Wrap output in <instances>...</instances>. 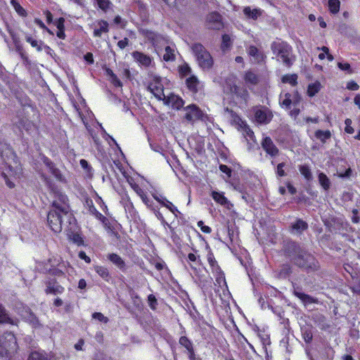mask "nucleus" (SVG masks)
Returning a JSON list of instances; mask_svg holds the SVG:
<instances>
[{"label":"nucleus","instance_id":"nucleus-24","mask_svg":"<svg viewBox=\"0 0 360 360\" xmlns=\"http://www.w3.org/2000/svg\"><path fill=\"white\" fill-rule=\"evenodd\" d=\"M98 27L95 29L94 31V36L100 37L103 33H107L108 32V23L105 20H100L98 22Z\"/></svg>","mask_w":360,"mask_h":360},{"label":"nucleus","instance_id":"nucleus-2","mask_svg":"<svg viewBox=\"0 0 360 360\" xmlns=\"http://www.w3.org/2000/svg\"><path fill=\"white\" fill-rule=\"evenodd\" d=\"M8 153L9 156L4 160V166L1 167V169L6 185L9 188H13L15 184L11 179L19 178L22 173V167L15 155L11 150L8 151Z\"/></svg>","mask_w":360,"mask_h":360},{"label":"nucleus","instance_id":"nucleus-7","mask_svg":"<svg viewBox=\"0 0 360 360\" xmlns=\"http://www.w3.org/2000/svg\"><path fill=\"white\" fill-rule=\"evenodd\" d=\"M146 37L152 41L155 46V51L158 54H161L163 48L165 49V46L168 45L167 40L157 33L153 32H147Z\"/></svg>","mask_w":360,"mask_h":360},{"label":"nucleus","instance_id":"nucleus-21","mask_svg":"<svg viewBox=\"0 0 360 360\" xmlns=\"http://www.w3.org/2000/svg\"><path fill=\"white\" fill-rule=\"evenodd\" d=\"M243 13L246 18L257 20L262 15V11L259 8L247 6L243 8Z\"/></svg>","mask_w":360,"mask_h":360},{"label":"nucleus","instance_id":"nucleus-37","mask_svg":"<svg viewBox=\"0 0 360 360\" xmlns=\"http://www.w3.org/2000/svg\"><path fill=\"white\" fill-rule=\"evenodd\" d=\"M340 1L339 0H328V7L330 11L335 14L340 10Z\"/></svg>","mask_w":360,"mask_h":360},{"label":"nucleus","instance_id":"nucleus-10","mask_svg":"<svg viewBox=\"0 0 360 360\" xmlns=\"http://www.w3.org/2000/svg\"><path fill=\"white\" fill-rule=\"evenodd\" d=\"M161 101L164 104L175 110L181 109L184 105V101L179 96L174 94L165 95Z\"/></svg>","mask_w":360,"mask_h":360},{"label":"nucleus","instance_id":"nucleus-25","mask_svg":"<svg viewBox=\"0 0 360 360\" xmlns=\"http://www.w3.org/2000/svg\"><path fill=\"white\" fill-rule=\"evenodd\" d=\"M307 228V224L303 220H297L294 224H292L291 231L293 233H300L304 231Z\"/></svg>","mask_w":360,"mask_h":360},{"label":"nucleus","instance_id":"nucleus-36","mask_svg":"<svg viewBox=\"0 0 360 360\" xmlns=\"http://www.w3.org/2000/svg\"><path fill=\"white\" fill-rule=\"evenodd\" d=\"M297 75L295 74L285 75L282 77L283 83H288L292 86H295L297 84Z\"/></svg>","mask_w":360,"mask_h":360},{"label":"nucleus","instance_id":"nucleus-26","mask_svg":"<svg viewBox=\"0 0 360 360\" xmlns=\"http://www.w3.org/2000/svg\"><path fill=\"white\" fill-rule=\"evenodd\" d=\"M233 44V39L229 34H224L222 36V41L221 49L224 52L229 51Z\"/></svg>","mask_w":360,"mask_h":360},{"label":"nucleus","instance_id":"nucleus-40","mask_svg":"<svg viewBox=\"0 0 360 360\" xmlns=\"http://www.w3.org/2000/svg\"><path fill=\"white\" fill-rule=\"evenodd\" d=\"M127 182L129 183V184L130 185V186L131 187V188L136 192V193L139 195L140 194L142 193V192H143V189H141L139 186L135 183V181H134V179L132 178H128L127 179Z\"/></svg>","mask_w":360,"mask_h":360},{"label":"nucleus","instance_id":"nucleus-13","mask_svg":"<svg viewBox=\"0 0 360 360\" xmlns=\"http://www.w3.org/2000/svg\"><path fill=\"white\" fill-rule=\"evenodd\" d=\"M247 53L250 57L251 62L254 63H261L266 58L264 53L255 46H250L248 49Z\"/></svg>","mask_w":360,"mask_h":360},{"label":"nucleus","instance_id":"nucleus-17","mask_svg":"<svg viewBox=\"0 0 360 360\" xmlns=\"http://www.w3.org/2000/svg\"><path fill=\"white\" fill-rule=\"evenodd\" d=\"M262 146L264 150L270 155L276 156L278 154V149L269 137L264 139Z\"/></svg>","mask_w":360,"mask_h":360},{"label":"nucleus","instance_id":"nucleus-16","mask_svg":"<svg viewBox=\"0 0 360 360\" xmlns=\"http://www.w3.org/2000/svg\"><path fill=\"white\" fill-rule=\"evenodd\" d=\"M255 117L257 122L266 124L270 122L272 115L266 109H258L255 111Z\"/></svg>","mask_w":360,"mask_h":360},{"label":"nucleus","instance_id":"nucleus-30","mask_svg":"<svg viewBox=\"0 0 360 360\" xmlns=\"http://www.w3.org/2000/svg\"><path fill=\"white\" fill-rule=\"evenodd\" d=\"M208 262L210 264V266L212 268V271L216 272L219 275V278H217V281L222 280L224 281V277L222 276L221 271L217 265V261L214 259V258L212 257H208Z\"/></svg>","mask_w":360,"mask_h":360},{"label":"nucleus","instance_id":"nucleus-39","mask_svg":"<svg viewBox=\"0 0 360 360\" xmlns=\"http://www.w3.org/2000/svg\"><path fill=\"white\" fill-rule=\"evenodd\" d=\"M0 323H9L13 324V321L10 319L1 306H0Z\"/></svg>","mask_w":360,"mask_h":360},{"label":"nucleus","instance_id":"nucleus-63","mask_svg":"<svg viewBox=\"0 0 360 360\" xmlns=\"http://www.w3.org/2000/svg\"><path fill=\"white\" fill-rule=\"evenodd\" d=\"M128 43H129L128 39L127 38H124V39H122V40H120V41H119L117 42V46L120 49H124L128 45Z\"/></svg>","mask_w":360,"mask_h":360},{"label":"nucleus","instance_id":"nucleus-59","mask_svg":"<svg viewBox=\"0 0 360 360\" xmlns=\"http://www.w3.org/2000/svg\"><path fill=\"white\" fill-rule=\"evenodd\" d=\"M110 80L112 84H113L115 86H119V87H122V82H120V80L117 78V77L116 76V75H112L110 78Z\"/></svg>","mask_w":360,"mask_h":360},{"label":"nucleus","instance_id":"nucleus-60","mask_svg":"<svg viewBox=\"0 0 360 360\" xmlns=\"http://www.w3.org/2000/svg\"><path fill=\"white\" fill-rule=\"evenodd\" d=\"M25 318L34 326H36L38 324V320L37 319L35 316L32 313H30L29 316L27 318Z\"/></svg>","mask_w":360,"mask_h":360},{"label":"nucleus","instance_id":"nucleus-53","mask_svg":"<svg viewBox=\"0 0 360 360\" xmlns=\"http://www.w3.org/2000/svg\"><path fill=\"white\" fill-rule=\"evenodd\" d=\"M179 343H180L182 346L185 347H186V349H191V342H190V341L188 340V339L186 337H185V336H182V337H181V338H180V339H179Z\"/></svg>","mask_w":360,"mask_h":360},{"label":"nucleus","instance_id":"nucleus-4","mask_svg":"<svg viewBox=\"0 0 360 360\" xmlns=\"http://www.w3.org/2000/svg\"><path fill=\"white\" fill-rule=\"evenodd\" d=\"M191 49L199 67L203 70H210L214 60L209 51L200 44H193Z\"/></svg>","mask_w":360,"mask_h":360},{"label":"nucleus","instance_id":"nucleus-48","mask_svg":"<svg viewBox=\"0 0 360 360\" xmlns=\"http://www.w3.org/2000/svg\"><path fill=\"white\" fill-rule=\"evenodd\" d=\"M351 288L354 293L360 295V277L356 278Z\"/></svg>","mask_w":360,"mask_h":360},{"label":"nucleus","instance_id":"nucleus-50","mask_svg":"<svg viewBox=\"0 0 360 360\" xmlns=\"http://www.w3.org/2000/svg\"><path fill=\"white\" fill-rule=\"evenodd\" d=\"M243 134L247 139L250 138V140L254 141V132L248 127L245 126L243 128Z\"/></svg>","mask_w":360,"mask_h":360},{"label":"nucleus","instance_id":"nucleus-43","mask_svg":"<svg viewBox=\"0 0 360 360\" xmlns=\"http://www.w3.org/2000/svg\"><path fill=\"white\" fill-rule=\"evenodd\" d=\"M28 360H48V359L43 354L34 352L30 355Z\"/></svg>","mask_w":360,"mask_h":360},{"label":"nucleus","instance_id":"nucleus-3","mask_svg":"<svg viewBox=\"0 0 360 360\" xmlns=\"http://www.w3.org/2000/svg\"><path fill=\"white\" fill-rule=\"evenodd\" d=\"M271 49L278 61L289 68L295 60L292 53V48L288 44L281 40H276L271 44Z\"/></svg>","mask_w":360,"mask_h":360},{"label":"nucleus","instance_id":"nucleus-44","mask_svg":"<svg viewBox=\"0 0 360 360\" xmlns=\"http://www.w3.org/2000/svg\"><path fill=\"white\" fill-rule=\"evenodd\" d=\"M285 166V162H281L277 165L276 173L278 176L282 177V176H285L286 175V174L284 171Z\"/></svg>","mask_w":360,"mask_h":360},{"label":"nucleus","instance_id":"nucleus-64","mask_svg":"<svg viewBox=\"0 0 360 360\" xmlns=\"http://www.w3.org/2000/svg\"><path fill=\"white\" fill-rule=\"evenodd\" d=\"M79 257L82 259H84L86 263L91 262V259L88 257L84 251H80L79 252Z\"/></svg>","mask_w":360,"mask_h":360},{"label":"nucleus","instance_id":"nucleus-29","mask_svg":"<svg viewBox=\"0 0 360 360\" xmlns=\"http://www.w3.org/2000/svg\"><path fill=\"white\" fill-rule=\"evenodd\" d=\"M314 135L317 139L320 140L323 143H326V140L330 138L331 133L329 130H316Z\"/></svg>","mask_w":360,"mask_h":360},{"label":"nucleus","instance_id":"nucleus-49","mask_svg":"<svg viewBox=\"0 0 360 360\" xmlns=\"http://www.w3.org/2000/svg\"><path fill=\"white\" fill-rule=\"evenodd\" d=\"M148 304H149V306L152 309H156V306H157V300L155 298V297L150 294L148 295Z\"/></svg>","mask_w":360,"mask_h":360},{"label":"nucleus","instance_id":"nucleus-61","mask_svg":"<svg viewBox=\"0 0 360 360\" xmlns=\"http://www.w3.org/2000/svg\"><path fill=\"white\" fill-rule=\"evenodd\" d=\"M65 19L63 18H60L57 20L56 25L58 30H65Z\"/></svg>","mask_w":360,"mask_h":360},{"label":"nucleus","instance_id":"nucleus-11","mask_svg":"<svg viewBox=\"0 0 360 360\" xmlns=\"http://www.w3.org/2000/svg\"><path fill=\"white\" fill-rule=\"evenodd\" d=\"M186 112L185 118L187 121L193 122L200 120L202 116V111L195 105H189L185 108Z\"/></svg>","mask_w":360,"mask_h":360},{"label":"nucleus","instance_id":"nucleus-31","mask_svg":"<svg viewBox=\"0 0 360 360\" xmlns=\"http://www.w3.org/2000/svg\"><path fill=\"white\" fill-rule=\"evenodd\" d=\"M321 89V84L319 82L309 84L307 89V94L310 97L315 96Z\"/></svg>","mask_w":360,"mask_h":360},{"label":"nucleus","instance_id":"nucleus-45","mask_svg":"<svg viewBox=\"0 0 360 360\" xmlns=\"http://www.w3.org/2000/svg\"><path fill=\"white\" fill-rule=\"evenodd\" d=\"M162 205L169 209L174 214H176V212H178L177 208L167 199H165V202H162Z\"/></svg>","mask_w":360,"mask_h":360},{"label":"nucleus","instance_id":"nucleus-55","mask_svg":"<svg viewBox=\"0 0 360 360\" xmlns=\"http://www.w3.org/2000/svg\"><path fill=\"white\" fill-rule=\"evenodd\" d=\"M301 102V97L297 92L292 94V105L296 107Z\"/></svg>","mask_w":360,"mask_h":360},{"label":"nucleus","instance_id":"nucleus-57","mask_svg":"<svg viewBox=\"0 0 360 360\" xmlns=\"http://www.w3.org/2000/svg\"><path fill=\"white\" fill-rule=\"evenodd\" d=\"M198 227L200 228L201 231L206 233H210L212 231L211 228L208 226L204 225V223L202 221L198 222Z\"/></svg>","mask_w":360,"mask_h":360},{"label":"nucleus","instance_id":"nucleus-9","mask_svg":"<svg viewBox=\"0 0 360 360\" xmlns=\"http://www.w3.org/2000/svg\"><path fill=\"white\" fill-rule=\"evenodd\" d=\"M295 263L303 268L314 269L316 266L314 257L306 252L299 254L295 258Z\"/></svg>","mask_w":360,"mask_h":360},{"label":"nucleus","instance_id":"nucleus-23","mask_svg":"<svg viewBox=\"0 0 360 360\" xmlns=\"http://www.w3.org/2000/svg\"><path fill=\"white\" fill-rule=\"evenodd\" d=\"M186 85L187 87L193 93H195L198 90V86L200 85V81L198 79L194 76L191 75L188 78L186 79Z\"/></svg>","mask_w":360,"mask_h":360},{"label":"nucleus","instance_id":"nucleus-62","mask_svg":"<svg viewBox=\"0 0 360 360\" xmlns=\"http://www.w3.org/2000/svg\"><path fill=\"white\" fill-rule=\"evenodd\" d=\"M300 112V108H297L296 107H295L292 110H290V115L294 118L295 120H297L299 114Z\"/></svg>","mask_w":360,"mask_h":360},{"label":"nucleus","instance_id":"nucleus-18","mask_svg":"<svg viewBox=\"0 0 360 360\" xmlns=\"http://www.w3.org/2000/svg\"><path fill=\"white\" fill-rule=\"evenodd\" d=\"M132 56L136 62L146 67L149 66L152 61L150 56L139 51L133 52Z\"/></svg>","mask_w":360,"mask_h":360},{"label":"nucleus","instance_id":"nucleus-22","mask_svg":"<svg viewBox=\"0 0 360 360\" xmlns=\"http://www.w3.org/2000/svg\"><path fill=\"white\" fill-rule=\"evenodd\" d=\"M294 295L298 297L305 306L310 304L318 303V300L316 298L302 292L295 290L294 291Z\"/></svg>","mask_w":360,"mask_h":360},{"label":"nucleus","instance_id":"nucleus-54","mask_svg":"<svg viewBox=\"0 0 360 360\" xmlns=\"http://www.w3.org/2000/svg\"><path fill=\"white\" fill-rule=\"evenodd\" d=\"M11 4L15 8V11L21 15H23L25 13L24 8L15 0H11Z\"/></svg>","mask_w":360,"mask_h":360},{"label":"nucleus","instance_id":"nucleus-15","mask_svg":"<svg viewBox=\"0 0 360 360\" xmlns=\"http://www.w3.org/2000/svg\"><path fill=\"white\" fill-rule=\"evenodd\" d=\"M211 196L217 203L224 206L227 209H231V207L233 206L230 201L225 197L223 192L213 191L211 193Z\"/></svg>","mask_w":360,"mask_h":360},{"label":"nucleus","instance_id":"nucleus-42","mask_svg":"<svg viewBox=\"0 0 360 360\" xmlns=\"http://www.w3.org/2000/svg\"><path fill=\"white\" fill-rule=\"evenodd\" d=\"M96 2L98 7L104 11H107L111 4L109 0H96Z\"/></svg>","mask_w":360,"mask_h":360},{"label":"nucleus","instance_id":"nucleus-47","mask_svg":"<svg viewBox=\"0 0 360 360\" xmlns=\"http://www.w3.org/2000/svg\"><path fill=\"white\" fill-rule=\"evenodd\" d=\"M191 72V69L187 64H184L179 68V72L182 76H187Z\"/></svg>","mask_w":360,"mask_h":360},{"label":"nucleus","instance_id":"nucleus-14","mask_svg":"<svg viewBox=\"0 0 360 360\" xmlns=\"http://www.w3.org/2000/svg\"><path fill=\"white\" fill-rule=\"evenodd\" d=\"M44 162L49 172L53 175L57 181L63 183L66 182L65 176L62 174L58 169L55 167L53 163L51 160H49L48 158H45Z\"/></svg>","mask_w":360,"mask_h":360},{"label":"nucleus","instance_id":"nucleus-6","mask_svg":"<svg viewBox=\"0 0 360 360\" xmlns=\"http://www.w3.org/2000/svg\"><path fill=\"white\" fill-rule=\"evenodd\" d=\"M148 89L158 100L161 101L164 98L165 94H164L163 84L160 77H154Z\"/></svg>","mask_w":360,"mask_h":360},{"label":"nucleus","instance_id":"nucleus-58","mask_svg":"<svg viewBox=\"0 0 360 360\" xmlns=\"http://www.w3.org/2000/svg\"><path fill=\"white\" fill-rule=\"evenodd\" d=\"M219 169L221 172L226 174L228 177H230L231 176V169L229 167H228L226 165H221L219 166Z\"/></svg>","mask_w":360,"mask_h":360},{"label":"nucleus","instance_id":"nucleus-41","mask_svg":"<svg viewBox=\"0 0 360 360\" xmlns=\"http://www.w3.org/2000/svg\"><path fill=\"white\" fill-rule=\"evenodd\" d=\"M0 360H9L6 345L4 342L0 346Z\"/></svg>","mask_w":360,"mask_h":360},{"label":"nucleus","instance_id":"nucleus-19","mask_svg":"<svg viewBox=\"0 0 360 360\" xmlns=\"http://www.w3.org/2000/svg\"><path fill=\"white\" fill-rule=\"evenodd\" d=\"M64 291V288L53 281H49L46 283V293L61 294Z\"/></svg>","mask_w":360,"mask_h":360},{"label":"nucleus","instance_id":"nucleus-52","mask_svg":"<svg viewBox=\"0 0 360 360\" xmlns=\"http://www.w3.org/2000/svg\"><path fill=\"white\" fill-rule=\"evenodd\" d=\"M338 67L344 71H347L349 73H352V70H351V66L348 63H342L339 62L338 63Z\"/></svg>","mask_w":360,"mask_h":360},{"label":"nucleus","instance_id":"nucleus-28","mask_svg":"<svg viewBox=\"0 0 360 360\" xmlns=\"http://www.w3.org/2000/svg\"><path fill=\"white\" fill-rule=\"evenodd\" d=\"M108 259L120 269H123L125 263L123 259L117 254L112 253L108 257Z\"/></svg>","mask_w":360,"mask_h":360},{"label":"nucleus","instance_id":"nucleus-1","mask_svg":"<svg viewBox=\"0 0 360 360\" xmlns=\"http://www.w3.org/2000/svg\"><path fill=\"white\" fill-rule=\"evenodd\" d=\"M68 199L65 195L60 194L53 202L52 208L47 215V221L51 229L55 233L62 230L64 217L70 218Z\"/></svg>","mask_w":360,"mask_h":360},{"label":"nucleus","instance_id":"nucleus-34","mask_svg":"<svg viewBox=\"0 0 360 360\" xmlns=\"http://www.w3.org/2000/svg\"><path fill=\"white\" fill-rule=\"evenodd\" d=\"M319 181L324 190H328L330 188V180L325 174L322 172L319 173Z\"/></svg>","mask_w":360,"mask_h":360},{"label":"nucleus","instance_id":"nucleus-33","mask_svg":"<svg viewBox=\"0 0 360 360\" xmlns=\"http://www.w3.org/2000/svg\"><path fill=\"white\" fill-rule=\"evenodd\" d=\"M281 103L283 107L290 108L292 105V94L286 93L283 96H281Z\"/></svg>","mask_w":360,"mask_h":360},{"label":"nucleus","instance_id":"nucleus-35","mask_svg":"<svg viewBox=\"0 0 360 360\" xmlns=\"http://www.w3.org/2000/svg\"><path fill=\"white\" fill-rule=\"evenodd\" d=\"M94 270L105 281L108 280L109 271L107 268L102 266H95Z\"/></svg>","mask_w":360,"mask_h":360},{"label":"nucleus","instance_id":"nucleus-27","mask_svg":"<svg viewBox=\"0 0 360 360\" xmlns=\"http://www.w3.org/2000/svg\"><path fill=\"white\" fill-rule=\"evenodd\" d=\"M165 53L162 54V58L165 61H173L175 59V50L174 47L169 45H166L164 49Z\"/></svg>","mask_w":360,"mask_h":360},{"label":"nucleus","instance_id":"nucleus-46","mask_svg":"<svg viewBox=\"0 0 360 360\" xmlns=\"http://www.w3.org/2000/svg\"><path fill=\"white\" fill-rule=\"evenodd\" d=\"M352 120H350L349 118L346 119L345 121V131L346 133L349 134H352L354 132V129L352 127Z\"/></svg>","mask_w":360,"mask_h":360},{"label":"nucleus","instance_id":"nucleus-12","mask_svg":"<svg viewBox=\"0 0 360 360\" xmlns=\"http://www.w3.org/2000/svg\"><path fill=\"white\" fill-rule=\"evenodd\" d=\"M206 22L210 29L219 30L223 27L221 15L215 12L207 15Z\"/></svg>","mask_w":360,"mask_h":360},{"label":"nucleus","instance_id":"nucleus-20","mask_svg":"<svg viewBox=\"0 0 360 360\" xmlns=\"http://www.w3.org/2000/svg\"><path fill=\"white\" fill-rule=\"evenodd\" d=\"M244 81L249 86L250 85H257L259 82V76L251 70L246 71L243 76Z\"/></svg>","mask_w":360,"mask_h":360},{"label":"nucleus","instance_id":"nucleus-51","mask_svg":"<svg viewBox=\"0 0 360 360\" xmlns=\"http://www.w3.org/2000/svg\"><path fill=\"white\" fill-rule=\"evenodd\" d=\"M92 317L101 322L107 323L108 321V319L100 312L94 313Z\"/></svg>","mask_w":360,"mask_h":360},{"label":"nucleus","instance_id":"nucleus-32","mask_svg":"<svg viewBox=\"0 0 360 360\" xmlns=\"http://www.w3.org/2000/svg\"><path fill=\"white\" fill-rule=\"evenodd\" d=\"M299 170L301 174L308 181L312 179V174L311 169L308 165H303L299 167Z\"/></svg>","mask_w":360,"mask_h":360},{"label":"nucleus","instance_id":"nucleus-8","mask_svg":"<svg viewBox=\"0 0 360 360\" xmlns=\"http://www.w3.org/2000/svg\"><path fill=\"white\" fill-rule=\"evenodd\" d=\"M146 37L152 41L155 46V51L158 54H161L163 48L165 49V46L168 45L167 40L157 33L153 32H147Z\"/></svg>","mask_w":360,"mask_h":360},{"label":"nucleus","instance_id":"nucleus-56","mask_svg":"<svg viewBox=\"0 0 360 360\" xmlns=\"http://www.w3.org/2000/svg\"><path fill=\"white\" fill-rule=\"evenodd\" d=\"M347 88L349 90L356 91V90H358L359 89V84L356 82H354L353 80H351V81L347 82Z\"/></svg>","mask_w":360,"mask_h":360},{"label":"nucleus","instance_id":"nucleus-5","mask_svg":"<svg viewBox=\"0 0 360 360\" xmlns=\"http://www.w3.org/2000/svg\"><path fill=\"white\" fill-rule=\"evenodd\" d=\"M229 90L237 103L240 105H246L249 98V93L246 88L243 86L233 84L230 86Z\"/></svg>","mask_w":360,"mask_h":360},{"label":"nucleus","instance_id":"nucleus-38","mask_svg":"<svg viewBox=\"0 0 360 360\" xmlns=\"http://www.w3.org/2000/svg\"><path fill=\"white\" fill-rule=\"evenodd\" d=\"M26 41L28 43H30L32 47L36 48V49L38 51H41L42 50V44H43L42 41H37V40L34 39L30 36H27L26 37Z\"/></svg>","mask_w":360,"mask_h":360}]
</instances>
